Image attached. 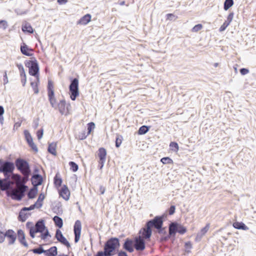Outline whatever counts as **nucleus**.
<instances>
[{
    "label": "nucleus",
    "mask_w": 256,
    "mask_h": 256,
    "mask_svg": "<svg viewBox=\"0 0 256 256\" xmlns=\"http://www.w3.org/2000/svg\"><path fill=\"white\" fill-rule=\"evenodd\" d=\"M234 4L233 0H226L224 2V9L227 10Z\"/></svg>",
    "instance_id": "49530a36"
},
{
    "label": "nucleus",
    "mask_w": 256,
    "mask_h": 256,
    "mask_svg": "<svg viewBox=\"0 0 256 256\" xmlns=\"http://www.w3.org/2000/svg\"><path fill=\"white\" fill-rule=\"evenodd\" d=\"M28 145L34 152H38V148L34 142L28 144Z\"/></svg>",
    "instance_id": "5fc2aeb1"
},
{
    "label": "nucleus",
    "mask_w": 256,
    "mask_h": 256,
    "mask_svg": "<svg viewBox=\"0 0 256 256\" xmlns=\"http://www.w3.org/2000/svg\"><path fill=\"white\" fill-rule=\"evenodd\" d=\"M42 240H45L48 237H51V235L50 234L48 228H46V229H44V231L40 233V236Z\"/></svg>",
    "instance_id": "79ce46f5"
},
{
    "label": "nucleus",
    "mask_w": 256,
    "mask_h": 256,
    "mask_svg": "<svg viewBox=\"0 0 256 256\" xmlns=\"http://www.w3.org/2000/svg\"><path fill=\"white\" fill-rule=\"evenodd\" d=\"M40 83V78L36 79V80L34 82H30V86L32 87L33 90L34 91V93L37 94L39 92L38 86Z\"/></svg>",
    "instance_id": "2f4dec72"
},
{
    "label": "nucleus",
    "mask_w": 256,
    "mask_h": 256,
    "mask_svg": "<svg viewBox=\"0 0 256 256\" xmlns=\"http://www.w3.org/2000/svg\"><path fill=\"white\" fill-rule=\"evenodd\" d=\"M210 228V224H207L206 226L202 228L198 234L196 239L199 238L200 240L206 233Z\"/></svg>",
    "instance_id": "c756f323"
},
{
    "label": "nucleus",
    "mask_w": 256,
    "mask_h": 256,
    "mask_svg": "<svg viewBox=\"0 0 256 256\" xmlns=\"http://www.w3.org/2000/svg\"><path fill=\"white\" fill-rule=\"evenodd\" d=\"M184 248L186 250H190L192 248V244L190 241L186 242L184 244Z\"/></svg>",
    "instance_id": "0e129e2a"
},
{
    "label": "nucleus",
    "mask_w": 256,
    "mask_h": 256,
    "mask_svg": "<svg viewBox=\"0 0 256 256\" xmlns=\"http://www.w3.org/2000/svg\"><path fill=\"white\" fill-rule=\"evenodd\" d=\"M134 248L137 251H143L146 248L144 240L142 238H136L134 241Z\"/></svg>",
    "instance_id": "4468645a"
},
{
    "label": "nucleus",
    "mask_w": 256,
    "mask_h": 256,
    "mask_svg": "<svg viewBox=\"0 0 256 256\" xmlns=\"http://www.w3.org/2000/svg\"><path fill=\"white\" fill-rule=\"evenodd\" d=\"M22 29L24 32H28V34H32L34 32L33 28L30 24L27 22H25L22 24Z\"/></svg>",
    "instance_id": "a878e982"
},
{
    "label": "nucleus",
    "mask_w": 256,
    "mask_h": 256,
    "mask_svg": "<svg viewBox=\"0 0 256 256\" xmlns=\"http://www.w3.org/2000/svg\"><path fill=\"white\" fill-rule=\"evenodd\" d=\"M60 195L66 200H68L70 198V192L68 187L66 185H64L60 192Z\"/></svg>",
    "instance_id": "6ab92c4d"
},
{
    "label": "nucleus",
    "mask_w": 256,
    "mask_h": 256,
    "mask_svg": "<svg viewBox=\"0 0 256 256\" xmlns=\"http://www.w3.org/2000/svg\"><path fill=\"white\" fill-rule=\"evenodd\" d=\"M26 228L29 230V234H30V231L32 230V228H34V224L32 222H28L26 223Z\"/></svg>",
    "instance_id": "864d4df0"
},
{
    "label": "nucleus",
    "mask_w": 256,
    "mask_h": 256,
    "mask_svg": "<svg viewBox=\"0 0 256 256\" xmlns=\"http://www.w3.org/2000/svg\"><path fill=\"white\" fill-rule=\"evenodd\" d=\"M163 164H172L173 160L169 157H164L160 160Z\"/></svg>",
    "instance_id": "8fccbe9b"
},
{
    "label": "nucleus",
    "mask_w": 256,
    "mask_h": 256,
    "mask_svg": "<svg viewBox=\"0 0 256 256\" xmlns=\"http://www.w3.org/2000/svg\"><path fill=\"white\" fill-rule=\"evenodd\" d=\"M58 108L60 112H62L66 110H68V105L64 100H60L58 104Z\"/></svg>",
    "instance_id": "4c0bfd02"
},
{
    "label": "nucleus",
    "mask_w": 256,
    "mask_h": 256,
    "mask_svg": "<svg viewBox=\"0 0 256 256\" xmlns=\"http://www.w3.org/2000/svg\"><path fill=\"white\" fill-rule=\"evenodd\" d=\"M14 168L15 166L13 162L0 158V173L4 174L5 177L13 172Z\"/></svg>",
    "instance_id": "20e7f679"
},
{
    "label": "nucleus",
    "mask_w": 256,
    "mask_h": 256,
    "mask_svg": "<svg viewBox=\"0 0 256 256\" xmlns=\"http://www.w3.org/2000/svg\"><path fill=\"white\" fill-rule=\"evenodd\" d=\"M7 26L6 22L5 20H0V28H6Z\"/></svg>",
    "instance_id": "338daca9"
},
{
    "label": "nucleus",
    "mask_w": 256,
    "mask_h": 256,
    "mask_svg": "<svg viewBox=\"0 0 256 256\" xmlns=\"http://www.w3.org/2000/svg\"><path fill=\"white\" fill-rule=\"evenodd\" d=\"M170 148L171 150L174 152H178L179 150L178 144L176 142H172L170 144Z\"/></svg>",
    "instance_id": "ea45409f"
},
{
    "label": "nucleus",
    "mask_w": 256,
    "mask_h": 256,
    "mask_svg": "<svg viewBox=\"0 0 256 256\" xmlns=\"http://www.w3.org/2000/svg\"><path fill=\"white\" fill-rule=\"evenodd\" d=\"M25 211H23V210H21L19 212L18 216V220L19 221L22 222H25L28 218V214L25 212Z\"/></svg>",
    "instance_id": "72a5a7b5"
},
{
    "label": "nucleus",
    "mask_w": 256,
    "mask_h": 256,
    "mask_svg": "<svg viewBox=\"0 0 256 256\" xmlns=\"http://www.w3.org/2000/svg\"><path fill=\"white\" fill-rule=\"evenodd\" d=\"M70 98L72 100H74L79 95L78 80L75 78L72 80L70 86Z\"/></svg>",
    "instance_id": "6e6552de"
},
{
    "label": "nucleus",
    "mask_w": 256,
    "mask_h": 256,
    "mask_svg": "<svg viewBox=\"0 0 256 256\" xmlns=\"http://www.w3.org/2000/svg\"><path fill=\"white\" fill-rule=\"evenodd\" d=\"M202 24H198L194 26L192 29V32H196L202 28Z\"/></svg>",
    "instance_id": "3c124183"
},
{
    "label": "nucleus",
    "mask_w": 256,
    "mask_h": 256,
    "mask_svg": "<svg viewBox=\"0 0 256 256\" xmlns=\"http://www.w3.org/2000/svg\"><path fill=\"white\" fill-rule=\"evenodd\" d=\"M88 136L87 134H86V132L84 131L80 133L78 135V138L80 140H84Z\"/></svg>",
    "instance_id": "bf43d9fd"
},
{
    "label": "nucleus",
    "mask_w": 256,
    "mask_h": 256,
    "mask_svg": "<svg viewBox=\"0 0 256 256\" xmlns=\"http://www.w3.org/2000/svg\"><path fill=\"white\" fill-rule=\"evenodd\" d=\"M98 156L100 160H106V150L104 148H100L98 150Z\"/></svg>",
    "instance_id": "c85d7f7f"
},
{
    "label": "nucleus",
    "mask_w": 256,
    "mask_h": 256,
    "mask_svg": "<svg viewBox=\"0 0 256 256\" xmlns=\"http://www.w3.org/2000/svg\"><path fill=\"white\" fill-rule=\"evenodd\" d=\"M176 211V206L174 205H171L169 208L167 209L164 214L169 215H172L174 214Z\"/></svg>",
    "instance_id": "de8ad7c7"
},
{
    "label": "nucleus",
    "mask_w": 256,
    "mask_h": 256,
    "mask_svg": "<svg viewBox=\"0 0 256 256\" xmlns=\"http://www.w3.org/2000/svg\"><path fill=\"white\" fill-rule=\"evenodd\" d=\"M91 15L86 14L81 18L78 22L77 24L80 25H86L91 20Z\"/></svg>",
    "instance_id": "4be33fe9"
},
{
    "label": "nucleus",
    "mask_w": 256,
    "mask_h": 256,
    "mask_svg": "<svg viewBox=\"0 0 256 256\" xmlns=\"http://www.w3.org/2000/svg\"><path fill=\"white\" fill-rule=\"evenodd\" d=\"M105 162H106V160H99V161H98L99 164H98V168L100 170H102V168Z\"/></svg>",
    "instance_id": "69168bd1"
},
{
    "label": "nucleus",
    "mask_w": 256,
    "mask_h": 256,
    "mask_svg": "<svg viewBox=\"0 0 256 256\" xmlns=\"http://www.w3.org/2000/svg\"><path fill=\"white\" fill-rule=\"evenodd\" d=\"M82 230V224L80 220H76L74 226V242L77 243L80 238Z\"/></svg>",
    "instance_id": "9d476101"
},
{
    "label": "nucleus",
    "mask_w": 256,
    "mask_h": 256,
    "mask_svg": "<svg viewBox=\"0 0 256 256\" xmlns=\"http://www.w3.org/2000/svg\"><path fill=\"white\" fill-rule=\"evenodd\" d=\"M123 138L122 136L118 134H116L115 140V146L116 148H119L122 142Z\"/></svg>",
    "instance_id": "a19ab883"
},
{
    "label": "nucleus",
    "mask_w": 256,
    "mask_h": 256,
    "mask_svg": "<svg viewBox=\"0 0 256 256\" xmlns=\"http://www.w3.org/2000/svg\"><path fill=\"white\" fill-rule=\"evenodd\" d=\"M10 183L9 182H4V180L0 182V189L2 191H6L10 189Z\"/></svg>",
    "instance_id": "e433bc0d"
},
{
    "label": "nucleus",
    "mask_w": 256,
    "mask_h": 256,
    "mask_svg": "<svg viewBox=\"0 0 256 256\" xmlns=\"http://www.w3.org/2000/svg\"><path fill=\"white\" fill-rule=\"evenodd\" d=\"M139 233L140 236L138 238H142L143 240H148L152 236V230L150 227L147 226V224L146 223L144 227L141 228Z\"/></svg>",
    "instance_id": "f8f14e48"
},
{
    "label": "nucleus",
    "mask_w": 256,
    "mask_h": 256,
    "mask_svg": "<svg viewBox=\"0 0 256 256\" xmlns=\"http://www.w3.org/2000/svg\"><path fill=\"white\" fill-rule=\"evenodd\" d=\"M44 254L46 256H56L58 254V248L56 246H53L47 250H44Z\"/></svg>",
    "instance_id": "b1692460"
},
{
    "label": "nucleus",
    "mask_w": 256,
    "mask_h": 256,
    "mask_svg": "<svg viewBox=\"0 0 256 256\" xmlns=\"http://www.w3.org/2000/svg\"><path fill=\"white\" fill-rule=\"evenodd\" d=\"M176 226H174V222H172L168 227V235L174 242L175 240L176 235Z\"/></svg>",
    "instance_id": "412c9836"
},
{
    "label": "nucleus",
    "mask_w": 256,
    "mask_h": 256,
    "mask_svg": "<svg viewBox=\"0 0 256 256\" xmlns=\"http://www.w3.org/2000/svg\"><path fill=\"white\" fill-rule=\"evenodd\" d=\"M120 247V240L116 237H112L108 239L104 246L105 256H112L119 250Z\"/></svg>",
    "instance_id": "f03ea898"
},
{
    "label": "nucleus",
    "mask_w": 256,
    "mask_h": 256,
    "mask_svg": "<svg viewBox=\"0 0 256 256\" xmlns=\"http://www.w3.org/2000/svg\"><path fill=\"white\" fill-rule=\"evenodd\" d=\"M229 25V24L227 23V22H224L220 27L219 29L220 32H222L224 31Z\"/></svg>",
    "instance_id": "13d9d810"
},
{
    "label": "nucleus",
    "mask_w": 256,
    "mask_h": 256,
    "mask_svg": "<svg viewBox=\"0 0 256 256\" xmlns=\"http://www.w3.org/2000/svg\"><path fill=\"white\" fill-rule=\"evenodd\" d=\"M34 253L36 254H44V250L43 248L42 245H40L38 248H34L31 250Z\"/></svg>",
    "instance_id": "09e8293b"
},
{
    "label": "nucleus",
    "mask_w": 256,
    "mask_h": 256,
    "mask_svg": "<svg viewBox=\"0 0 256 256\" xmlns=\"http://www.w3.org/2000/svg\"><path fill=\"white\" fill-rule=\"evenodd\" d=\"M32 183L34 187L38 188V186L41 185L42 182V177L39 174H33L32 178Z\"/></svg>",
    "instance_id": "dca6fc26"
},
{
    "label": "nucleus",
    "mask_w": 256,
    "mask_h": 256,
    "mask_svg": "<svg viewBox=\"0 0 256 256\" xmlns=\"http://www.w3.org/2000/svg\"><path fill=\"white\" fill-rule=\"evenodd\" d=\"M95 128V124L90 122L87 124V135H89Z\"/></svg>",
    "instance_id": "a18cd8bd"
},
{
    "label": "nucleus",
    "mask_w": 256,
    "mask_h": 256,
    "mask_svg": "<svg viewBox=\"0 0 256 256\" xmlns=\"http://www.w3.org/2000/svg\"><path fill=\"white\" fill-rule=\"evenodd\" d=\"M35 208H36V204H33L30 205L29 207H24L22 209L23 210V211L26 212L34 210Z\"/></svg>",
    "instance_id": "4d7b16f0"
},
{
    "label": "nucleus",
    "mask_w": 256,
    "mask_h": 256,
    "mask_svg": "<svg viewBox=\"0 0 256 256\" xmlns=\"http://www.w3.org/2000/svg\"><path fill=\"white\" fill-rule=\"evenodd\" d=\"M116 253H118V256H128L126 252L125 251H123V250L119 251V250H118Z\"/></svg>",
    "instance_id": "774afa93"
},
{
    "label": "nucleus",
    "mask_w": 256,
    "mask_h": 256,
    "mask_svg": "<svg viewBox=\"0 0 256 256\" xmlns=\"http://www.w3.org/2000/svg\"><path fill=\"white\" fill-rule=\"evenodd\" d=\"M232 226L234 228L238 230H246L249 229V228L243 222H233Z\"/></svg>",
    "instance_id": "393cba45"
},
{
    "label": "nucleus",
    "mask_w": 256,
    "mask_h": 256,
    "mask_svg": "<svg viewBox=\"0 0 256 256\" xmlns=\"http://www.w3.org/2000/svg\"><path fill=\"white\" fill-rule=\"evenodd\" d=\"M173 222L174 226H176V232H178L180 234H184L186 232L187 229L186 227L182 226L180 224H178L176 222Z\"/></svg>",
    "instance_id": "5701e85b"
},
{
    "label": "nucleus",
    "mask_w": 256,
    "mask_h": 256,
    "mask_svg": "<svg viewBox=\"0 0 256 256\" xmlns=\"http://www.w3.org/2000/svg\"><path fill=\"white\" fill-rule=\"evenodd\" d=\"M16 236L20 244L25 247H28V244L26 240L25 234L22 230L19 229L18 230Z\"/></svg>",
    "instance_id": "f3484780"
},
{
    "label": "nucleus",
    "mask_w": 256,
    "mask_h": 256,
    "mask_svg": "<svg viewBox=\"0 0 256 256\" xmlns=\"http://www.w3.org/2000/svg\"><path fill=\"white\" fill-rule=\"evenodd\" d=\"M55 238L61 244L65 246L68 248L70 247V244L66 238L64 236L62 232L57 229L56 232Z\"/></svg>",
    "instance_id": "9b49d317"
},
{
    "label": "nucleus",
    "mask_w": 256,
    "mask_h": 256,
    "mask_svg": "<svg viewBox=\"0 0 256 256\" xmlns=\"http://www.w3.org/2000/svg\"><path fill=\"white\" fill-rule=\"evenodd\" d=\"M62 178L60 177H58V174H56V176L54 177V186L56 188H59L62 186Z\"/></svg>",
    "instance_id": "58836bf2"
},
{
    "label": "nucleus",
    "mask_w": 256,
    "mask_h": 256,
    "mask_svg": "<svg viewBox=\"0 0 256 256\" xmlns=\"http://www.w3.org/2000/svg\"><path fill=\"white\" fill-rule=\"evenodd\" d=\"M56 144L54 142H52V143L49 144L48 148V152L50 154L54 156H56L57 154L56 151Z\"/></svg>",
    "instance_id": "7c9ffc66"
},
{
    "label": "nucleus",
    "mask_w": 256,
    "mask_h": 256,
    "mask_svg": "<svg viewBox=\"0 0 256 256\" xmlns=\"http://www.w3.org/2000/svg\"><path fill=\"white\" fill-rule=\"evenodd\" d=\"M15 176L17 178L16 188H10L6 192V194L7 196L10 197L12 200L19 202L25 196L28 187L26 184L27 181L22 180L21 182L22 178L20 174H16Z\"/></svg>",
    "instance_id": "f257e3e1"
},
{
    "label": "nucleus",
    "mask_w": 256,
    "mask_h": 256,
    "mask_svg": "<svg viewBox=\"0 0 256 256\" xmlns=\"http://www.w3.org/2000/svg\"><path fill=\"white\" fill-rule=\"evenodd\" d=\"M44 198H45L44 195L42 193H41L39 195L36 202L34 204H36V208H39L42 206V202H43Z\"/></svg>",
    "instance_id": "473e14b6"
},
{
    "label": "nucleus",
    "mask_w": 256,
    "mask_h": 256,
    "mask_svg": "<svg viewBox=\"0 0 256 256\" xmlns=\"http://www.w3.org/2000/svg\"><path fill=\"white\" fill-rule=\"evenodd\" d=\"M171 238L168 234L163 235L160 238V241L162 242H167L169 239Z\"/></svg>",
    "instance_id": "6e6d98bb"
},
{
    "label": "nucleus",
    "mask_w": 256,
    "mask_h": 256,
    "mask_svg": "<svg viewBox=\"0 0 256 256\" xmlns=\"http://www.w3.org/2000/svg\"><path fill=\"white\" fill-rule=\"evenodd\" d=\"M68 164L70 166V170L72 172H76L78 169V164L74 162L70 161L69 162Z\"/></svg>",
    "instance_id": "c03bdc74"
},
{
    "label": "nucleus",
    "mask_w": 256,
    "mask_h": 256,
    "mask_svg": "<svg viewBox=\"0 0 256 256\" xmlns=\"http://www.w3.org/2000/svg\"><path fill=\"white\" fill-rule=\"evenodd\" d=\"M21 52L26 56H32L34 54V50L30 48L25 43H22L20 46Z\"/></svg>",
    "instance_id": "a211bd4d"
},
{
    "label": "nucleus",
    "mask_w": 256,
    "mask_h": 256,
    "mask_svg": "<svg viewBox=\"0 0 256 256\" xmlns=\"http://www.w3.org/2000/svg\"><path fill=\"white\" fill-rule=\"evenodd\" d=\"M47 90L48 100L52 106L54 107L56 105V100L54 94V84L52 80H50L48 81Z\"/></svg>",
    "instance_id": "1a4fd4ad"
},
{
    "label": "nucleus",
    "mask_w": 256,
    "mask_h": 256,
    "mask_svg": "<svg viewBox=\"0 0 256 256\" xmlns=\"http://www.w3.org/2000/svg\"><path fill=\"white\" fill-rule=\"evenodd\" d=\"M2 224L0 222V228H2ZM5 240V232L2 231L0 230V244L2 243Z\"/></svg>",
    "instance_id": "603ef678"
},
{
    "label": "nucleus",
    "mask_w": 256,
    "mask_h": 256,
    "mask_svg": "<svg viewBox=\"0 0 256 256\" xmlns=\"http://www.w3.org/2000/svg\"><path fill=\"white\" fill-rule=\"evenodd\" d=\"M52 220L54 223V225L56 227L60 228L63 226V220L62 219L58 216H55L53 218Z\"/></svg>",
    "instance_id": "bb28decb"
},
{
    "label": "nucleus",
    "mask_w": 256,
    "mask_h": 256,
    "mask_svg": "<svg viewBox=\"0 0 256 256\" xmlns=\"http://www.w3.org/2000/svg\"><path fill=\"white\" fill-rule=\"evenodd\" d=\"M24 133L28 144L33 142V139L28 130H24Z\"/></svg>",
    "instance_id": "37998d69"
},
{
    "label": "nucleus",
    "mask_w": 256,
    "mask_h": 256,
    "mask_svg": "<svg viewBox=\"0 0 256 256\" xmlns=\"http://www.w3.org/2000/svg\"><path fill=\"white\" fill-rule=\"evenodd\" d=\"M52 210L53 212L57 214L60 215L62 214V206L60 203L57 204L52 208Z\"/></svg>",
    "instance_id": "c9c22d12"
},
{
    "label": "nucleus",
    "mask_w": 256,
    "mask_h": 256,
    "mask_svg": "<svg viewBox=\"0 0 256 256\" xmlns=\"http://www.w3.org/2000/svg\"><path fill=\"white\" fill-rule=\"evenodd\" d=\"M150 126H141L137 132V134L138 135H143L146 134L150 130Z\"/></svg>",
    "instance_id": "f704fd0d"
},
{
    "label": "nucleus",
    "mask_w": 256,
    "mask_h": 256,
    "mask_svg": "<svg viewBox=\"0 0 256 256\" xmlns=\"http://www.w3.org/2000/svg\"><path fill=\"white\" fill-rule=\"evenodd\" d=\"M122 248L129 252H132L134 251V241L130 238H126L122 245Z\"/></svg>",
    "instance_id": "2eb2a0df"
},
{
    "label": "nucleus",
    "mask_w": 256,
    "mask_h": 256,
    "mask_svg": "<svg viewBox=\"0 0 256 256\" xmlns=\"http://www.w3.org/2000/svg\"><path fill=\"white\" fill-rule=\"evenodd\" d=\"M38 189L36 187L31 188L28 193V199H33L35 198L38 194Z\"/></svg>",
    "instance_id": "cd10ccee"
},
{
    "label": "nucleus",
    "mask_w": 256,
    "mask_h": 256,
    "mask_svg": "<svg viewBox=\"0 0 256 256\" xmlns=\"http://www.w3.org/2000/svg\"><path fill=\"white\" fill-rule=\"evenodd\" d=\"M157 231L158 233L160 234H162L163 235H166V228H163L162 226L160 228L158 229Z\"/></svg>",
    "instance_id": "e2e57ef3"
},
{
    "label": "nucleus",
    "mask_w": 256,
    "mask_h": 256,
    "mask_svg": "<svg viewBox=\"0 0 256 256\" xmlns=\"http://www.w3.org/2000/svg\"><path fill=\"white\" fill-rule=\"evenodd\" d=\"M43 136V129L42 128L40 130H38L36 132V136L38 140H40L42 138Z\"/></svg>",
    "instance_id": "680f3d73"
},
{
    "label": "nucleus",
    "mask_w": 256,
    "mask_h": 256,
    "mask_svg": "<svg viewBox=\"0 0 256 256\" xmlns=\"http://www.w3.org/2000/svg\"><path fill=\"white\" fill-rule=\"evenodd\" d=\"M47 228L45 225V220L44 219L38 220L35 224L34 228L30 231V236L32 238H34L36 234L41 233L44 231V229Z\"/></svg>",
    "instance_id": "0eeeda50"
},
{
    "label": "nucleus",
    "mask_w": 256,
    "mask_h": 256,
    "mask_svg": "<svg viewBox=\"0 0 256 256\" xmlns=\"http://www.w3.org/2000/svg\"><path fill=\"white\" fill-rule=\"evenodd\" d=\"M26 66L28 68V73L30 76H34L36 79L40 78L39 66L36 58L32 60H28L25 64Z\"/></svg>",
    "instance_id": "39448f33"
},
{
    "label": "nucleus",
    "mask_w": 256,
    "mask_h": 256,
    "mask_svg": "<svg viewBox=\"0 0 256 256\" xmlns=\"http://www.w3.org/2000/svg\"><path fill=\"white\" fill-rule=\"evenodd\" d=\"M234 17V14L232 12L230 13L228 17L227 20L225 21L226 22H227V23L230 24V23L232 22Z\"/></svg>",
    "instance_id": "052dcab7"
},
{
    "label": "nucleus",
    "mask_w": 256,
    "mask_h": 256,
    "mask_svg": "<svg viewBox=\"0 0 256 256\" xmlns=\"http://www.w3.org/2000/svg\"><path fill=\"white\" fill-rule=\"evenodd\" d=\"M17 66L20 71L21 82L22 84V86H25L26 82V76L24 71V69L23 66L20 64H18Z\"/></svg>",
    "instance_id": "aec40b11"
},
{
    "label": "nucleus",
    "mask_w": 256,
    "mask_h": 256,
    "mask_svg": "<svg viewBox=\"0 0 256 256\" xmlns=\"http://www.w3.org/2000/svg\"><path fill=\"white\" fill-rule=\"evenodd\" d=\"M14 166L17 170L23 175V180L28 181L29 177L32 174V170L28 162L25 159L18 158L15 160Z\"/></svg>",
    "instance_id": "7ed1b4c3"
},
{
    "label": "nucleus",
    "mask_w": 256,
    "mask_h": 256,
    "mask_svg": "<svg viewBox=\"0 0 256 256\" xmlns=\"http://www.w3.org/2000/svg\"><path fill=\"white\" fill-rule=\"evenodd\" d=\"M6 238L8 241V245H12L14 244L17 236L14 230L8 229L5 232V238Z\"/></svg>",
    "instance_id": "ddd939ff"
},
{
    "label": "nucleus",
    "mask_w": 256,
    "mask_h": 256,
    "mask_svg": "<svg viewBox=\"0 0 256 256\" xmlns=\"http://www.w3.org/2000/svg\"><path fill=\"white\" fill-rule=\"evenodd\" d=\"M167 214H162L160 216H156L153 219L146 222L147 226L152 228H156V230L160 229L163 226L164 220L166 218Z\"/></svg>",
    "instance_id": "423d86ee"
}]
</instances>
